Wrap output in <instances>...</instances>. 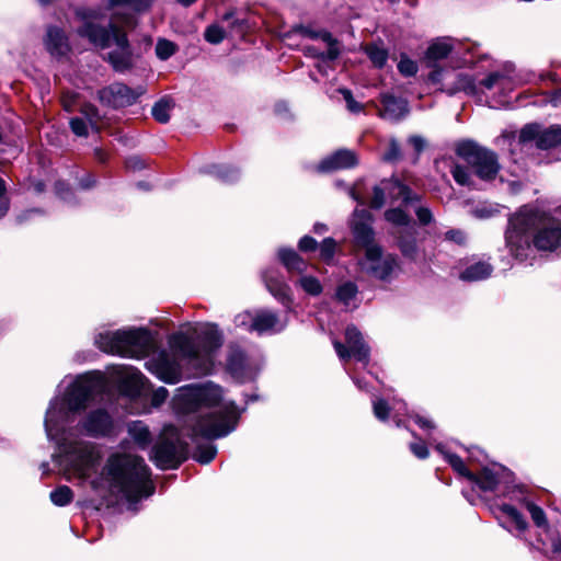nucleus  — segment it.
Masks as SVG:
<instances>
[{"label": "nucleus", "mask_w": 561, "mask_h": 561, "mask_svg": "<svg viewBox=\"0 0 561 561\" xmlns=\"http://www.w3.org/2000/svg\"><path fill=\"white\" fill-rule=\"evenodd\" d=\"M387 199H390L391 202L401 199L404 206H409L416 204L420 201V196L413 193L399 180L390 179L385 180L379 185L375 186L371 206L375 208H381Z\"/></svg>", "instance_id": "nucleus-11"}, {"label": "nucleus", "mask_w": 561, "mask_h": 561, "mask_svg": "<svg viewBox=\"0 0 561 561\" xmlns=\"http://www.w3.org/2000/svg\"><path fill=\"white\" fill-rule=\"evenodd\" d=\"M172 108V100L163 98L154 103L151 110V114L157 122L165 124L170 119V112Z\"/></svg>", "instance_id": "nucleus-40"}, {"label": "nucleus", "mask_w": 561, "mask_h": 561, "mask_svg": "<svg viewBox=\"0 0 561 561\" xmlns=\"http://www.w3.org/2000/svg\"><path fill=\"white\" fill-rule=\"evenodd\" d=\"M457 154L467 161L481 180H493L499 173L500 164L493 151L472 142H462L457 147Z\"/></svg>", "instance_id": "nucleus-8"}, {"label": "nucleus", "mask_w": 561, "mask_h": 561, "mask_svg": "<svg viewBox=\"0 0 561 561\" xmlns=\"http://www.w3.org/2000/svg\"><path fill=\"white\" fill-rule=\"evenodd\" d=\"M336 242L332 238H325L320 244V257L330 262L335 253Z\"/></svg>", "instance_id": "nucleus-52"}, {"label": "nucleus", "mask_w": 561, "mask_h": 561, "mask_svg": "<svg viewBox=\"0 0 561 561\" xmlns=\"http://www.w3.org/2000/svg\"><path fill=\"white\" fill-rule=\"evenodd\" d=\"M221 22L227 24V26H225L226 30H227V36L228 35H239V36H242L244 31H245V28L248 27L245 21L237 19L234 16L233 12H227L221 18Z\"/></svg>", "instance_id": "nucleus-41"}, {"label": "nucleus", "mask_w": 561, "mask_h": 561, "mask_svg": "<svg viewBox=\"0 0 561 561\" xmlns=\"http://www.w3.org/2000/svg\"><path fill=\"white\" fill-rule=\"evenodd\" d=\"M454 78L455 80L449 84H446V91L449 94H455L457 92L463 91L467 94H474L477 92V85L471 76L458 72H445L442 69H436L428 75V80L433 83H439L443 79L448 80Z\"/></svg>", "instance_id": "nucleus-18"}, {"label": "nucleus", "mask_w": 561, "mask_h": 561, "mask_svg": "<svg viewBox=\"0 0 561 561\" xmlns=\"http://www.w3.org/2000/svg\"><path fill=\"white\" fill-rule=\"evenodd\" d=\"M496 517L504 527H506V523H511L517 530H526L528 524L524 516L514 506L510 504H501L496 507Z\"/></svg>", "instance_id": "nucleus-31"}, {"label": "nucleus", "mask_w": 561, "mask_h": 561, "mask_svg": "<svg viewBox=\"0 0 561 561\" xmlns=\"http://www.w3.org/2000/svg\"><path fill=\"white\" fill-rule=\"evenodd\" d=\"M436 449L445 457L447 462L453 467V469L458 472L460 476L467 478L468 480L474 479V473L467 469L462 459L456 454L449 453L445 449L443 444L436 445Z\"/></svg>", "instance_id": "nucleus-36"}, {"label": "nucleus", "mask_w": 561, "mask_h": 561, "mask_svg": "<svg viewBox=\"0 0 561 561\" xmlns=\"http://www.w3.org/2000/svg\"><path fill=\"white\" fill-rule=\"evenodd\" d=\"M178 50V46L165 38H159L156 44V55L160 60H168Z\"/></svg>", "instance_id": "nucleus-47"}, {"label": "nucleus", "mask_w": 561, "mask_h": 561, "mask_svg": "<svg viewBox=\"0 0 561 561\" xmlns=\"http://www.w3.org/2000/svg\"><path fill=\"white\" fill-rule=\"evenodd\" d=\"M340 93L342 94L344 101L346 102L347 110L352 113H359L363 110V105L355 101L353 94L347 89H340Z\"/></svg>", "instance_id": "nucleus-55"}, {"label": "nucleus", "mask_w": 561, "mask_h": 561, "mask_svg": "<svg viewBox=\"0 0 561 561\" xmlns=\"http://www.w3.org/2000/svg\"><path fill=\"white\" fill-rule=\"evenodd\" d=\"M317 241L310 236L302 237L298 242V248L302 252L314 251L317 249Z\"/></svg>", "instance_id": "nucleus-58"}, {"label": "nucleus", "mask_w": 561, "mask_h": 561, "mask_svg": "<svg viewBox=\"0 0 561 561\" xmlns=\"http://www.w3.org/2000/svg\"><path fill=\"white\" fill-rule=\"evenodd\" d=\"M44 46L55 59L66 58L71 48L65 31L58 26H48L44 36Z\"/></svg>", "instance_id": "nucleus-20"}, {"label": "nucleus", "mask_w": 561, "mask_h": 561, "mask_svg": "<svg viewBox=\"0 0 561 561\" xmlns=\"http://www.w3.org/2000/svg\"><path fill=\"white\" fill-rule=\"evenodd\" d=\"M347 347L341 342L334 340L333 346L341 359L354 357L358 362L367 363L369 348L365 344L360 332L355 327H347L345 331Z\"/></svg>", "instance_id": "nucleus-16"}, {"label": "nucleus", "mask_w": 561, "mask_h": 561, "mask_svg": "<svg viewBox=\"0 0 561 561\" xmlns=\"http://www.w3.org/2000/svg\"><path fill=\"white\" fill-rule=\"evenodd\" d=\"M456 41L451 37H440L432 42L425 53V60L428 67L447 58L455 48Z\"/></svg>", "instance_id": "nucleus-28"}, {"label": "nucleus", "mask_w": 561, "mask_h": 561, "mask_svg": "<svg viewBox=\"0 0 561 561\" xmlns=\"http://www.w3.org/2000/svg\"><path fill=\"white\" fill-rule=\"evenodd\" d=\"M278 259L288 272H297L302 274L307 268V263L293 249H279Z\"/></svg>", "instance_id": "nucleus-32"}, {"label": "nucleus", "mask_w": 561, "mask_h": 561, "mask_svg": "<svg viewBox=\"0 0 561 561\" xmlns=\"http://www.w3.org/2000/svg\"><path fill=\"white\" fill-rule=\"evenodd\" d=\"M213 173L225 182H232L238 178L237 170L227 165L215 167Z\"/></svg>", "instance_id": "nucleus-54"}, {"label": "nucleus", "mask_w": 561, "mask_h": 561, "mask_svg": "<svg viewBox=\"0 0 561 561\" xmlns=\"http://www.w3.org/2000/svg\"><path fill=\"white\" fill-rule=\"evenodd\" d=\"M142 93L141 88L131 89L124 83L116 82L101 89L98 92V98L101 104L119 108L134 104Z\"/></svg>", "instance_id": "nucleus-14"}, {"label": "nucleus", "mask_w": 561, "mask_h": 561, "mask_svg": "<svg viewBox=\"0 0 561 561\" xmlns=\"http://www.w3.org/2000/svg\"><path fill=\"white\" fill-rule=\"evenodd\" d=\"M371 216L370 213L366 209H355L353 214L352 220V229L355 241L358 245L365 248V251L368 247H378L374 243V231L370 226Z\"/></svg>", "instance_id": "nucleus-19"}, {"label": "nucleus", "mask_w": 561, "mask_h": 561, "mask_svg": "<svg viewBox=\"0 0 561 561\" xmlns=\"http://www.w3.org/2000/svg\"><path fill=\"white\" fill-rule=\"evenodd\" d=\"M359 266L371 277L389 280L398 268V261L393 254H383L380 247H368Z\"/></svg>", "instance_id": "nucleus-10"}, {"label": "nucleus", "mask_w": 561, "mask_h": 561, "mask_svg": "<svg viewBox=\"0 0 561 561\" xmlns=\"http://www.w3.org/2000/svg\"><path fill=\"white\" fill-rule=\"evenodd\" d=\"M398 247L404 257L412 261H416L420 257V250L416 244L414 232H399Z\"/></svg>", "instance_id": "nucleus-35"}, {"label": "nucleus", "mask_w": 561, "mask_h": 561, "mask_svg": "<svg viewBox=\"0 0 561 561\" xmlns=\"http://www.w3.org/2000/svg\"><path fill=\"white\" fill-rule=\"evenodd\" d=\"M417 64L410 59L407 55H401L400 61L398 64L399 72L404 77H413L417 72Z\"/></svg>", "instance_id": "nucleus-50"}, {"label": "nucleus", "mask_w": 561, "mask_h": 561, "mask_svg": "<svg viewBox=\"0 0 561 561\" xmlns=\"http://www.w3.org/2000/svg\"><path fill=\"white\" fill-rule=\"evenodd\" d=\"M413 419L415 421V423L423 430H432L434 428V424L431 420L424 417V416H421L419 414H415L413 415Z\"/></svg>", "instance_id": "nucleus-63"}, {"label": "nucleus", "mask_w": 561, "mask_h": 561, "mask_svg": "<svg viewBox=\"0 0 561 561\" xmlns=\"http://www.w3.org/2000/svg\"><path fill=\"white\" fill-rule=\"evenodd\" d=\"M288 320L280 319L274 311L262 309L255 312L244 311L234 318V324L259 334L277 333L286 328Z\"/></svg>", "instance_id": "nucleus-9"}, {"label": "nucleus", "mask_w": 561, "mask_h": 561, "mask_svg": "<svg viewBox=\"0 0 561 561\" xmlns=\"http://www.w3.org/2000/svg\"><path fill=\"white\" fill-rule=\"evenodd\" d=\"M410 449L420 459H425L428 457V449L425 443L422 440L411 443Z\"/></svg>", "instance_id": "nucleus-57"}, {"label": "nucleus", "mask_w": 561, "mask_h": 561, "mask_svg": "<svg viewBox=\"0 0 561 561\" xmlns=\"http://www.w3.org/2000/svg\"><path fill=\"white\" fill-rule=\"evenodd\" d=\"M445 238L458 244H462L466 241V236L461 230H449L445 233Z\"/></svg>", "instance_id": "nucleus-61"}, {"label": "nucleus", "mask_w": 561, "mask_h": 561, "mask_svg": "<svg viewBox=\"0 0 561 561\" xmlns=\"http://www.w3.org/2000/svg\"><path fill=\"white\" fill-rule=\"evenodd\" d=\"M278 259L288 272H297L302 274L307 268V263L293 249H279Z\"/></svg>", "instance_id": "nucleus-33"}, {"label": "nucleus", "mask_w": 561, "mask_h": 561, "mask_svg": "<svg viewBox=\"0 0 561 561\" xmlns=\"http://www.w3.org/2000/svg\"><path fill=\"white\" fill-rule=\"evenodd\" d=\"M102 483H105L110 496L116 503L126 504L133 511H136L138 502L151 496L156 490L145 460L130 454L108 457L101 480H93L91 485L99 490Z\"/></svg>", "instance_id": "nucleus-5"}, {"label": "nucleus", "mask_w": 561, "mask_h": 561, "mask_svg": "<svg viewBox=\"0 0 561 561\" xmlns=\"http://www.w3.org/2000/svg\"><path fill=\"white\" fill-rule=\"evenodd\" d=\"M357 295V287L354 283H345L336 290V298L346 307H350Z\"/></svg>", "instance_id": "nucleus-44"}, {"label": "nucleus", "mask_w": 561, "mask_h": 561, "mask_svg": "<svg viewBox=\"0 0 561 561\" xmlns=\"http://www.w3.org/2000/svg\"><path fill=\"white\" fill-rule=\"evenodd\" d=\"M508 477V472L500 465H492L481 469L479 474H474L470 483L476 484L481 491H494L496 486Z\"/></svg>", "instance_id": "nucleus-23"}, {"label": "nucleus", "mask_w": 561, "mask_h": 561, "mask_svg": "<svg viewBox=\"0 0 561 561\" xmlns=\"http://www.w3.org/2000/svg\"><path fill=\"white\" fill-rule=\"evenodd\" d=\"M381 103L383 108L380 115L385 119L398 122L408 114V103L403 99L386 93L381 96Z\"/></svg>", "instance_id": "nucleus-29"}, {"label": "nucleus", "mask_w": 561, "mask_h": 561, "mask_svg": "<svg viewBox=\"0 0 561 561\" xmlns=\"http://www.w3.org/2000/svg\"><path fill=\"white\" fill-rule=\"evenodd\" d=\"M124 356L140 358L154 347V340L147 329L125 330Z\"/></svg>", "instance_id": "nucleus-17"}, {"label": "nucleus", "mask_w": 561, "mask_h": 561, "mask_svg": "<svg viewBox=\"0 0 561 561\" xmlns=\"http://www.w3.org/2000/svg\"><path fill=\"white\" fill-rule=\"evenodd\" d=\"M373 410L375 416L382 422L387 421L391 413L397 426H400V415L405 413L407 407L405 403L401 401H397L392 407H389L383 399H377L373 402Z\"/></svg>", "instance_id": "nucleus-30"}, {"label": "nucleus", "mask_w": 561, "mask_h": 561, "mask_svg": "<svg viewBox=\"0 0 561 561\" xmlns=\"http://www.w3.org/2000/svg\"><path fill=\"white\" fill-rule=\"evenodd\" d=\"M454 180L460 185H471V175L469 171L459 164H455L451 169Z\"/></svg>", "instance_id": "nucleus-53"}, {"label": "nucleus", "mask_w": 561, "mask_h": 561, "mask_svg": "<svg viewBox=\"0 0 561 561\" xmlns=\"http://www.w3.org/2000/svg\"><path fill=\"white\" fill-rule=\"evenodd\" d=\"M153 0H106L103 8L78 9L77 18L81 25L77 33L99 48H106L113 41L117 48L107 54V61L117 72L133 67V53L127 32L137 24L136 13L148 10Z\"/></svg>", "instance_id": "nucleus-2"}, {"label": "nucleus", "mask_w": 561, "mask_h": 561, "mask_svg": "<svg viewBox=\"0 0 561 561\" xmlns=\"http://www.w3.org/2000/svg\"><path fill=\"white\" fill-rule=\"evenodd\" d=\"M104 389L99 377L83 375L77 377L68 387L64 397L54 398L46 412L45 430L47 437L55 440L62 450L60 465L68 480L88 479L100 460V454L88 442H68L65 425L72 421V414L88 408Z\"/></svg>", "instance_id": "nucleus-1"}, {"label": "nucleus", "mask_w": 561, "mask_h": 561, "mask_svg": "<svg viewBox=\"0 0 561 561\" xmlns=\"http://www.w3.org/2000/svg\"><path fill=\"white\" fill-rule=\"evenodd\" d=\"M263 279L267 290L274 296V298L290 310V305L293 302L290 287L283 280L279 273L275 270H266L263 273Z\"/></svg>", "instance_id": "nucleus-24"}, {"label": "nucleus", "mask_w": 561, "mask_h": 561, "mask_svg": "<svg viewBox=\"0 0 561 561\" xmlns=\"http://www.w3.org/2000/svg\"><path fill=\"white\" fill-rule=\"evenodd\" d=\"M526 508L528 510L531 519L534 520L536 526L548 529L546 513L541 507H539L533 502H527Z\"/></svg>", "instance_id": "nucleus-49"}, {"label": "nucleus", "mask_w": 561, "mask_h": 561, "mask_svg": "<svg viewBox=\"0 0 561 561\" xmlns=\"http://www.w3.org/2000/svg\"><path fill=\"white\" fill-rule=\"evenodd\" d=\"M80 113L81 117H73L69 122L72 133L79 137H87L89 129L98 131L101 121L98 108L92 104H84Z\"/></svg>", "instance_id": "nucleus-21"}, {"label": "nucleus", "mask_w": 561, "mask_h": 561, "mask_svg": "<svg viewBox=\"0 0 561 561\" xmlns=\"http://www.w3.org/2000/svg\"><path fill=\"white\" fill-rule=\"evenodd\" d=\"M522 142L536 141L539 149H550L561 145V125L542 128L538 124L526 125L519 134Z\"/></svg>", "instance_id": "nucleus-15"}, {"label": "nucleus", "mask_w": 561, "mask_h": 561, "mask_svg": "<svg viewBox=\"0 0 561 561\" xmlns=\"http://www.w3.org/2000/svg\"><path fill=\"white\" fill-rule=\"evenodd\" d=\"M50 501L56 506H66L73 499V492L67 485H60L50 492Z\"/></svg>", "instance_id": "nucleus-43"}, {"label": "nucleus", "mask_w": 561, "mask_h": 561, "mask_svg": "<svg viewBox=\"0 0 561 561\" xmlns=\"http://www.w3.org/2000/svg\"><path fill=\"white\" fill-rule=\"evenodd\" d=\"M409 141L417 152L422 151L425 145L424 139L420 136H412Z\"/></svg>", "instance_id": "nucleus-64"}, {"label": "nucleus", "mask_w": 561, "mask_h": 561, "mask_svg": "<svg viewBox=\"0 0 561 561\" xmlns=\"http://www.w3.org/2000/svg\"><path fill=\"white\" fill-rule=\"evenodd\" d=\"M499 213V206L492 204H480L476 206L471 214L479 219H488Z\"/></svg>", "instance_id": "nucleus-51"}, {"label": "nucleus", "mask_w": 561, "mask_h": 561, "mask_svg": "<svg viewBox=\"0 0 561 561\" xmlns=\"http://www.w3.org/2000/svg\"><path fill=\"white\" fill-rule=\"evenodd\" d=\"M506 244L512 255L524 261L538 251H554L561 245V221L533 207L524 206L510 218Z\"/></svg>", "instance_id": "nucleus-6"}, {"label": "nucleus", "mask_w": 561, "mask_h": 561, "mask_svg": "<svg viewBox=\"0 0 561 561\" xmlns=\"http://www.w3.org/2000/svg\"><path fill=\"white\" fill-rule=\"evenodd\" d=\"M128 433L131 438L141 447H146L150 442L149 430L140 421L131 422L128 425Z\"/></svg>", "instance_id": "nucleus-38"}, {"label": "nucleus", "mask_w": 561, "mask_h": 561, "mask_svg": "<svg viewBox=\"0 0 561 561\" xmlns=\"http://www.w3.org/2000/svg\"><path fill=\"white\" fill-rule=\"evenodd\" d=\"M400 157V148L396 140L390 141L388 151L383 154L385 161H394Z\"/></svg>", "instance_id": "nucleus-60"}, {"label": "nucleus", "mask_w": 561, "mask_h": 561, "mask_svg": "<svg viewBox=\"0 0 561 561\" xmlns=\"http://www.w3.org/2000/svg\"><path fill=\"white\" fill-rule=\"evenodd\" d=\"M122 390L130 396H139L146 389L148 385L147 378L136 368L122 367L118 370Z\"/></svg>", "instance_id": "nucleus-25"}, {"label": "nucleus", "mask_w": 561, "mask_h": 561, "mask_svg": "<svg viewBox=\"0 0 561 561\" xmlns=\"http://www.w3.org/2000/svg\"><path fill=\"white\" fill-rule=\"evenodd\" d=\"M4 181L0 178V218L3 217L8 211V202L4 197Z\"/></svg>", "instance_id": "nucleus-62"}, {"label": "nucleus", "mask_w": 561, "mask_h": 561, "mask_svg": "<svg viewBox=\"0 0 561 561\" xmlns=\"http://www.w3.org/2000/svg\"><path fill=\"white\" fill-rule=\"evenodd\" d=\"M385 218L391 225L403 228L404 231L413 230L411 226V217L401 208H390L385 213Z\"/></svg>", "instance_id": "nucleus-37"}, {"label": "nucleus", "mask_w": 561, "mask_h": 561, "mask_svg": "<svg viewBox=\"0 0 561 561\" xmlns=\"http://www.w3.org/2000/svg\"><path fill=\"white\" fill-rule=\"evenodd\" d=\"M228 370L239 381L244 382L255 377L261 368L259 357L249 355L237 346L230 347L228 355Z\"/></svg>", "instance_id": "nucleus-13"}, {"label": "nucleus", "mask_w": 561, "mask_h": 561, "mask_svg": "<svg viewBox=\"0 0 561 561\" xmlns=\"http://www.w3.org/2000/svg\"><path fill=\"white\" fill-rule=\"evenodd\" d=\"M82 431L90 436H101L110 433L112 420L104 410L91 412L81 423Z\"/></svg>", "instance_id": "nucleus-26"}, {"label": "nucleus", "mask_w": 561, "mask_h": 561, "mask_svg": "<svg viewBox=\"0 0 561 561\" xmlns=\"http://www.w3.org/2000/svg\"><path fill=\"white\" fill-rule=\"evenodd\" d=\"M168 390L164 387H159L153 391L151 402L154 407L161 405L168 398Z\"/></svg>", "instance_id": "nucleus-59"}, {"label": "nucleus", "mask_w": 561, "mask_h": 561, "mask_svg": "<svg viewBox=\"0 0 561 561\" xmlns=\"http://www.w3.org/2000/svg\"><path fill=\"white\" fill-rule=\"evenodd\" d=\"M204 37L208 43L217 45L227 37V30L224 25L215 23L206 27Z\"/></svg>", "instance_id": "nucleus-45"}, {"label": "nucleus", "mask_w": 561, "mask_h": 561, "mask_svg": "<svg viewBox=\"0 0 561 561\" xmlns=\"http://www.w3.org/2000/svg\"><path fill=\"white\" fill-rule=\"evenodd\" d=\"M415 214L421 225H428L433 220V214L427 207L415 206Z\"/></svg>", "instance_id": "nucleus-56"}, {"label": "nucleus", "mask_w": 561, "mask_h": 561, "mask_svg": "<svg viewBox=\"0 0 561 561\" xmlns=\"http://www.w3.org/2000/svg\"><path fill=\"white\" fill-rule=\"evenodd\" d=\"M217 449L215 445L211 443H207L205 445H198L193 458L199 463L206 465L209 463L216 456Z\"/></svg>", "instance_id": "nucleus-46"}, {"label": "nucleus", "mask_w": 561, "mask_h": 561, "mask_svg": "<svg viewBox=\"0 0 561 561\" xmlns=\"http://www.w3.org/2000/svg\"><path fill=\"white\" fill-rule=\"evenodd\" d=\"M295 32L302 37L321 42L327 48L325 50H321L320 47L307 46L305 48L307 55L317 57L323 61H332L340 56L341 45L333 38L331 33L324 30H314L310 26H298L295 28Z\"/></svg>", "instance_id": "nucleus-12"}, {"label": "nucleus", "mask_w": 561, "mask_h": 561, "mask_svg": "<svg viewBox=\"0 0 561 561\" xmlns=\"http://www.w3.org/2000/svg\"><path fill=\"white\" fill-rule=\"evenodd\" d=\"M169 351L154 352L146 362V368L167 383H178L181 379V362H186L202 374H208L214 365L215 354L222 345V334L215 324H205L197 342L186 335L173 334L168 341Z\"/></svg>", "instance_id": "nucleus-3"}, {"label": "nucleus", "mask_w": 561, "mask_h": 561, "mask_svg": "<svg viewBox=\"0 0 561 561\" xmlns=\"http://www.w3.org/2000/svg\"><path fill=\"white\" fill-rule=\"evenodd\" d=\"M358 160L356 153L348 149H340L322 159L316 167L320 173H329L342 169L353 168Z\"/></svg>", "instance_id": "nucleus-22"}, {"label": "nucleus", "mask_w": 561, "mask_h": 561, "mask_svg": "<svg viewBox=\"0 0 561 561\" xmlns=\"http://www.w3.org/2000/svg\"><path fill=\"white\" fill-rule=\"evenodd\" d=\"M366 55L377 68H382L388 60V50L378 44H369L364 48Z\"/></svg>", "instance_id": "nucleus-39"}, {"label": "nucleus", "mask_w": 561, "mask_h": 561, "mask_svg": "<svg viewBox=\"0 0 561 561\" xmlns=\"http://www.w3.org/2000/svg\"><path fill=\"white\" fill-rule=\"evenodd\" d=\"M124 337L125 330L105 331L95 336V344L105 353L124 356Z\"/></svg>", "instance_id": "nucleus-27"}, {"label": "nucleus", "mask_w": 561, "mask_h": 561, "mask_svg": "<svg viewBox=\"0 0 561 561\" xmlns=\"http://www.w3.org/2000/svg\"><path fill=\"white\" fill-rule=\"evenodd\" d=\"M221 388L211 382L188 385L178 389L173 405L179 412L188 413L203 408L214 409L203 414L192 428L193 442L199 436L207 439L224 437L236 428L241 411L232 401L221 402Z\"/></svg>", "instance_id": "nucleus-4"}, {"label": "nucleus", "mask_w": 561, "mask_h": 561, "mask_svg": "<svg viewBox=\"0 0 561 561\" xmlns=\"http://www.w3.org/2000/svg\"><path fill=\"white\" fill-rule=\"evenodd\" d=\"M297 285H299L301 289L310 296H319L323 290L320 280L311 275H301Z\"/></svg>", "instance_id": "nucleus-42"}, {"label": "nucleus", "mask_w": 561, "mask_h": 561, "mask_svg": "<svg viewBox=\"0 0 561 561\" xmlns=\"http://www.w3.org/2000/svg\"><path fill=\"white\" fill-rule=\"evenodd\" d=\"M508 76L505 75V73H502V72H492L490 73L485 79L481 80L480 81V84L488 89V90H491L493 88H505L506 87V81L508 80Z\"/></svg>", "instance_id": "nucleus-48"}, {"label": "nucleus", "mask_w": 561, "mask_h": 561, "mask_svg": "<svg viewBox=\"0 0 561 561\" xmlns=\"http://www.w3.org/2000/svg\"><path fill=\"white\" fill-rule=\"evenodd\" d=\"M493 268L492 266L483 261H478L467 266L460 274L462 280L477 282L488 278Z\"/></svg>", "instance_id": "nucleus-34"}, {"label": "nucleus", "mask_w": 561, "mask_h": 561, "mask_svg": "<svg viewBox=\"0 0 561 561\" xmlns=\"http://www.w3.org/2000/svg\"><path fill=\"white\" fill-rule=\"evenodd\" d=\"M187 443L173 425H165L151 453V460L160 469H174L186 459Z\"/></svg>", "instance_id": "nucleus-7"}]
</instances>
